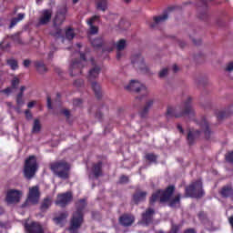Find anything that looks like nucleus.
Masks as SVG:
<instances>
[{
  "label": "nucleus",
  "mask_w": 233,
  "mask_h": 233,
  "mask_svg": "<svg viewBox=\"0 0 233 233\" xmlns=\"http://www.w3.org/2000/svg\"><path fill=\"white\" fill-rule=\"evenodd\" d=\"M221 196L223 198H230L233 196V189L230 187H224L221 190Z\"/></svg>",
  "instance_id": "obj_29"
},
{
  "label": "nucleus",
  "mask_w": 233,
  "mask_h": 233,
  "mask_svg": "<svg viewBox=\"0 0 233 233\" xmlns=\"http://www.w3.org/2000/svg\"><path fill=\"white\" fill-rule=\"evenodd\" d=\"M56 97H57V99H61V93H57Z\"/></svg>",
  "instance_id": "obj_63"
},
{
  "label": "nucleus",
  "mask_w": 233,
  "mask_h": 233,
  "mask_svg": "<svg viewBox=\"0 0 233 233\" xmlns=\"http://www.w3.org/2000/svg\"><path fill=\"white\" fill-rule=\"evenodd\" d=\"M61 114H63L64 116H66V117L68 119L70 117V110L68 109H62L61 110Z\"/></svg>",
  "instance_id": "obj_46"
},
{
  "label": "nucleus",
  "mask_w": 233,
  "mask_h": 233,
  "mask_svg": "<svg viewBox=\"0 0 233 233\" xmlns=\"http://www.w3.org/2000/svg\"><path fill=\"white\" fill-rule=\"evenodd\" d=\"M25 228L27 233H45V229H43V226L39 222L25 223Z\"/></svg>",
  "instance_id": "obj_12"
},
{
  "label": "nucleus",
  "mask_w": 233,
  "mask_h": 233,
  "mask_svg": "<svg viewBox=\"0 0 233 233\" xmlns=\"http://www.w3.org/2000/svg\"><path fill=\"white\" fill-rule=\"evenodd\" d=\"M19 83H21V80L18 77L15 76L11 81L12 88H17V86H19Z\"/></svg>",
  "instance_id": "obj_37"
},
{
  "label": "nucleus",
  "mask_w": 233,
  "mask_h": 233,
  "mask_svg": "<svg viewBox=\"0 0 233 233\" xmlns=\"http://www.w3.org/2000/svg\"><path fill=\"white\" fill-rule=\"evenodd\" d=\"M153 105H154V99L153 98L147 99V108H150Z\"/></svg>",
  "instance_id": "obj_50"
},
{
  "label": "nucleus",
  "mask_w": 233,
  "mask_h": 233,
  "mask_svg": "<svg viewBox=\"0 0 233 233\" xmlns=\"http://www.w3.org/2000/svg\"><path fill=\"white\" fill-rule=\"evenodd\" d=\"M16 105H18V106H21L22 105H25V100H23V97L16 96Z\"/></svg>",
  "instance_id": "obj_45"
},
{
  "label": "nucleus",
  "mask_w": 233,
  "mask_h": 233,
  "mask_svg": "<svg viewBox=\"0 0 233 233\" xmlns=\"http://www.w3.org/2000/svg\"><path fill=\"white\" fill-rule=\"evenodd\" d=\"M35 105V101H31L27 104L28 108H34V106Z\"/></svg>",
  "instance_id": "obj_54"
},
{
  "label": "nucleus",
  "mask_w": 233,
  "mask_h": 233,
  "mask_svg": "<svg viewBox=\"0 0 233 233\" xmlns=\"http://www.w3.org/2000/svg\"><path fill=\"white\" fill-rule=\"evenodd\" d=\"M142 220L144 223H147V211L142 213Z\"/></svg>",
  "instance_id": "obj_55"
},
{
  "label": "nucleus",
  "mask_w": 233,
  "mask_h": 233,
  "mask_svg": "<svg viewBox=\"0 0 233 233\" xmlns=\"http://www.w3.org/2000/svg\"><path fill=\"white\" fill-rule=\"evenodd\" d=\"M172 69H173V72H179V66H177V65H174Z\"/></svg>",
  "instance_id": "obj_56"
},
{
  "label": "nucleus",
  "mask_w": 233,
  "mask_h": 233,
  "mask_svg": "<svg viewBox=\"0 0 233 233\" xmlns=\"http://www.w3.org/2000/svg\"><path fill=\"white\" fill-rule=\"evenodd\" d=\"M201 134V132L196 130H189L188 134H187V142L189 143V145H193L195 139H198V137H199V135Z\"/></svg>",
  "instance_id": "obj_22"
},
{
  "label": "nucleus",
  "mask_w": 233,
  "mask_h": 233,
  "mask_svg": "<svg viewBox=\"0 0 233 233\" xmlns=\"http://www.w3.org/2000/svg\"><path fill=\"white\" fill-rule=\"evenodd\" d=\"M126 90L129 92H147V88L137 80H131L129 85L126 86Z\"/></svg>",
  "instance_id": "obj_11"
},
{
  "label": "nucleus",
  "mask_w": 233,
  "mask_h": 233,
  "mask_svg": "<svg viewBox=\"0 0 233 233\" xmlns=\"http://www.w3.org/2000/svg\"><path fill=\"white\" fill-rule=\"evenodd\" d=\"M35 66L37 70V72H39V74H45V72H46V66L45 65V63L43 61H36L35 62Z\"/></svg>",
  "instance_id": "obj_27"
},
{
  "label": "nucleus",
  "mask_w": 233,
  "mask_h": 233,
  "mask_svg": "<svg viewBox=\"0 0 233 233\" xmlns=\"http://www.w3.org/2000/svg\"><path fill=\"white\" fill-rule=\"evenodd\" d=\"M41 198V192L39 191V187L35 186L29 187V192L27 194V198L24 204H22V208L28 207V205H37Z\"/></svg>",
  "instance_id": "obj_7"
},
{
  "label": "nucleus",
  "mask_w": 233,
  "mask_h": 233,
  "mask_svg": "<svg viewBox=\"0 0 233 233\" xmlns=\"http://www.w3.org/2000/svg\"><path fill=\"white\" fill-rule=\"evenodd\" d=\"M226 160L228 161V163H233V151L226 155Z\"/></svg>",
  "instance_id": "obj_40"
},
{
  "label": "nucleus",
  "mask_w": 233,
  "mask_h": 233,
  "mask_svg": "<svg viewBox=\"0 0 233 233\" xmlns=\"http://www.w3.org/2000/svg\"><path fill=\"white\" fill-rule=\"evenodd\" d=\"M76 211L73 213V217L70 221V227H69L70 232H74L75 230H77V228H80L81 226L83 225V221H84L83 211L86 207V199L82 198L78 200L76 203Z\"/></svg>",
  "instance_id": "obj_3"
},
{
  "label": "nucleus",
  "mask_w": 233,
  "mask_h": 233,
  "mask_svg": "<svg viewBox=\"0 0 233 233\" xmlns=\"http://www.w3.org/2000/svg\"><path fill=\"white\" fill-rule=\"evenodd\" d=\"M199 127L200 128H202L206 139H208L210 137V129L208 128V122L203 119L199 124Z\"/></svg>",
  "instance_id": "obj_23"
},
{
  "label": "nucleus",
  "mask_w": 233,
  "mask_h": 233,
  "mask_svg": "<svg viewBox=\"0 0 233 233\" xmlns=\"http://www.w3.org/2000/svg\"><path fill=\"white\" fill-rule=\"evenodd\" d=\"M25 90H26V86H22L20 87V92L24 93Z\"/></svg>",
  "instance_id": "obj_58"
},
{
  "label": "nucleus",
  "mask_w": 233,
  "mask_h": 233,
  "mask_svg": "<svg viewBox=\"0 0 233 233\" xmlns=\"http://www.w3.org/2000/svg\"><path fill=\"white\" fill-rule=\"evenodd\" d=\"M24 19H25V14L23 13L18 14L17 17H14L11 19L9 28H14V26H15V25H17L19 21H23Z\"/></svg>",
  "instance_id": "obj_28"
},
{
  "label": "nucleus",
  "mask_w": 233,
  "mask_h": 233,
  "mask_svg": "<svg viewBox=\"0 0 233 233\" xmlns=\"http://www.w3.org/2000/svg\"><path fill=\"white\" fill-rule=\"evenodd\" d=\"M23 92L20 91V93H18V95L16 96V97H23Z\"/></svg>",
  "instance_id": "obj_62"
},
{
  "label": "nucleus",
  "mask_w": 233,
  "mask_h": 233,
  "mask_svg": "<svg viewBox=\"0 0 233 233\" xmlns=\"http://www.w3.org/2000/svg\"><path fill=\"white\" fill-rule=\"evenodd\" d=\"M228 110L229 112H231V114H233V105L230 106Z\"/></svg>",
  "instance_id": "obj_61"
},
{
  "label": "nucleus",
  "mask_w": 233,
  "mask_h": 233,
  "mask_svg": "<svg viewBox=\"0 0 233 233\" xmlns=\"http://www.w3.org/2000/svg\"><path fill=\"white\" fill-rule=\"evenodd\" d=\"M91 45L94 48H101V46H103V45H104L103 38L97 37V38L91 40Z\"/></svg>",
  "instance_id": "obj_31"
},
{
  "label": "nucleus",
  "mask_w": 233,
  "mask_h": 233,
  "mask_svg": "<svg viewBox=\"0 0 233 233\" xmlns=\"http://www.w3.org/2000/svg\"><path fill=\"white\" fill-rule=\"evenodd\" d=\"M52 19V9H45L42 11V15L39 18V25H48Z\"/></svg>",
  "instance_id": "obj_15"
},
{
  "label": "nucleus",
  "mask_w": 233,
  "mask_h": 233,
  "mask_svg": "<svg viewBox=\"0 0 233 233\" xmlns=\"http://www.w3.org/2000/svg\"><path fill=\"white\" fill-rule=\"evenodd\" d=\"M147 198V192H137L133 195V202L135 205H137L140 203V201H143Z\"/></svg>",
  "instance_id": "obj_25"
},
{
  "label": "nucleus",
  "mask_w": 233,
  "mask_h": 233,
  "mask_svg": "<svg viewBox=\"0 0 233 233\" xmlns=\"http://www.w3.org/2000/svg\"><path fill=\"white\" fill-rule=\"evenodd\" d=\"M66 218H68V212L65 211L60 213L58 217L53 218V221H55L56 225L63 227V223H65V219H66Z\"/></svg>",
  "instance_id": "obj_20"
},
{
  "label": "nucleus",
  "mask_w": 233,
  "mask_h": 233,
  "mask_svg": "<svg viewBox=\"0 0 233 233\" xmlns=\"http://www.w3.org/2000/svg\"><path fill=\"white\" fill-rule=\"evenodd\" d=\"M84 82L82 79H77L74 82V86H77V88H79V86H83Z\"/></svg>",
  "instance_id": "obj_44"
},
{
  "label": "nucleus",
  "mask_w": 233,
  "mask_h": 233,
  "mask_svg": "<svg viewBox=\"0 0 233 233\" xmlns=\"http://www.w3.org/2000/svg\"><path fill=\"white\" fill-rule=\"evenodd\" d=\"M96 119H98V121H101L103 119V114L99 111H97L95 115Z\"/></svg>",
  "instance_id": "obj_48"
},
{
  "label": "nucleus",
  "mask_w": 233,
  "mask_h": 233,
  "mask_svg": "<svg viewBox=\"0 0 233 233\" xmlns=\"http://www.w3.org/2000/svg\"><path fill=\"white\" fill-rule=\"evenodd\" d=\"M61 29H57V32H56V34H57V35H61Z\"/></svg>",
  "instance_id": "obj_64"
},
{
  "label": "nucleus",
  "mask_w": 233,
  "mask_h": 233,
  "mask_svg": "<svg viewBox=\"0 0 233 233\" xmlns=\"http://www.w3.org/2000/svg\"><path fill=\"white\" fill-rule=\"evenodd\" d=\"M147 161H149L150 163H156L157 157H156V155L154 154H148L147 157Z\"/></svg>",
  "instance_id": "obj_38"
},
{
  "label": "nucleus",
  "mask_w": 233,
  "mask_h": 233,
  "mask_svg": "<svg viewBox=\"0 0 233 233\" xmlns=\"http://www.w3.org/2000/svg\"><path fill=\"white\" fill-rule=\"evenodd\" d=\"M50 169L56 176L61 179H68V172H70V164L65 160L54 162L50 164Z\"/></svg>",
  "instance_id": "obj_5"
},
{
  "label": "nucleus",
  "mask_w": 233,
  "mask_h": 233,
  "mask_svg": "<svg viewBox=\"0 0 233 233\" xmlns=\"http://www.w3.org/2000/svg\"><path fill=\"white\" fill-rule=\"evenodd\" d=\"M74 106H83V100L81 98H76L73 100Z\"/></svg>",
  "instance_id": "obj_39"
},
{
  "label": "nucleus",
  "mask_w": 233,
  "mask_h": 233,
  "mask_svg": "<svg viewBox=\"0 0 233 233\" xmlns=\"http://www.w3.org/2000/svg\"><path fill=\"white\" fill-rule=\"evenodd\" d=\"M167 74H168V69L167 68H163L159 72V77H167Z\"/></svg>",
  "instance_id": "obj_41"
},
{
  "label": "nucleus",
  "mask_w": 233,
  "mask_h": 233,
  "mask_svg": "<svg viewBox=\"0 0 233 233\" xmlns=\"http://www.w3.org/2000/svg\"><path fill=\"white\" fill-rule=\"evenodd\" d=\"M96 8L101 10V12H106L108 9V1L106 0H98L96 2Z\"/></svg>",
  "instance_id": "obj_26"
},
{
  "label": "nucleus",
  "mask_w": 233,
  "mask_h": 233,
  "mask_svg": "<svg viewBox=\"0 0 233 233\" xmlns=\"http://www.w3.org/2000/svg\"><path fill=\"white\" fill-rule=\"evenodd\" d=\"M25 118L30 121V119H32L33 117V115H32V112H30V109H26L25 111Z\"/></svg>",
  "instance_id": "obj_42"
},
{
  "label": "nucleus",
  "mask_w": 233,
  "mask_h": 233,
  "mask_svg": "<svg viewBox=\"0 0 233 233\" xmlns=\"http://www.w3.org/2000/svg\"><path fill=\"white\" fill-rule=\"evenodd\" d=\"M23 191L18 189H9L6 193L5 201L8 205H15L21 201Z\"/></svg>",
  "instance_id": "obj_10"
},
{
  "label": "nucleus",
  "mask_w": 233,
  "mask_h": 233,
  "mask_svg": "<svg viewBox=\"0 0 233 233\" xmlns=\"http://www.w3.org/2000/svg\"><path fill=\"white\" fill-rule=\"evenodd\" d=\"M74 195L70 191H67L66 193L58 194L55 203L58 207H61V208H65L67 205H70V203H72Z\"/></svg>",
  "instance_id": "obj_9"
},
{
  "label": "nucleus",
  "mask_w": 233,
  "mask_h": 233,
  "mask_svg": "<svg viewBox=\"0 0 233 233\" xmlns=\"http://www.w3.org/2000/svg\"><path fill=\"white\" fill-rule=\"evenodd\" d=\"M39 170V164L37 163V157L35 155L29 156L24 164V177L25 179H32Z\"/></svg>",
  "instance_id": "obj_4"
},
{
  "label": "nucleus",
  "mask_w": 233,
  "mask_h": 233,
  "mask_svg": "<svg viewBox=\"0 0 233 233\" xmlns=\"http://www.w3.org/2000/svg\"><path fill=\"white\" fill-rule=\"evenodd\" d=\"M155 211L152 208H148L147 211V221L150 223L152 221V218H154Z\"/></svg>",
  "instance_id": "obj_36"
},
{
  "label": "nucleus",
  "mask_w": 233,
  "mask_h": 233,
  "mask_svg": "<svg viewBox=\"0 0 233 233\" xmlns=\"http://www.w3.org/2000/svg\"><path fill=\"white\" fill-rule=\"evenodd\" d=\"M32 63V61H30V59H25L23 62V65L25 66V68H28V66H30V64Z\"/></svg>",
  "instance_id": "obj_51"
},
{
  "label": "nucleus",
  "mask_w": 233,
  "mask_h": 233,
  "mask_svg": "<svg viewBox=\"0 0 233 233\" xmlns=\"http://www.w3.org/2000/svg\"><path fill=\"white\" fill-rule=\"evenodd\" d=\"M111 46L108 48H104L105 52H112L114 48H116V51H123L125 48H127V40L120 39L116 44L114 42L110 43Z\"/></svg>",
  "instance_id": "obj_14"
},
{
  "label": "nucleus",
  "mask_w": 233,
  "mask_h": 233,
  "mask_svg": "<svg viewBox=\"0 0 233 233\" xmlns=\"http://www.w3.org/2000/svg\"><path fill=\"white\" fill-rule=\"evenodd\" d=\"M119 183L123 184V183H128V177L123 175L120 177L119 178Z\"/></svg>",
  "instance_id": "obj_43"
},
{
  "label": "nucleus",
  "mask_w": 233,
  "mask_h": 233,
  "mask_svg": "<svg viewBox=\"0 0 233 233\" xmlns=\"http://www.w3.org/2000/svg\"><path fill=\"white\" fill-rule=\"evenodd\" d=\"M52 206V199H50V198H44L40 209L41 210H47V208H50V207Z\"/></svg>",
  "instance_id": "obj_30"
},
{
  "label": "nucleus",
  "mask_w": 233,
  "mask_h": 233,
  "mask_svg": "<svg viewBox=\"0 0 233 233\" xmlns=\"http://www.w3.org/2000/svg\"><path fill=\"white\" fill-rule=\"evenodd\" d=\"M91 87L93 92H95V96L97 99H101L103 96V94L101 93V86L97 84L96 82H92L91 83Z\"/></svg>",
  "instance_id": "obj_24"
},
{
  "label": "nucleus",
  "mask_w": 233,
  "mask_h": 233,
  "mask_svg": "<svg viewBox=\"0 0 233 233\" xmlns=\"http://www.w3.org/2000/svg\"><path fill=\"white\" fill-rule=\"evenodd\" d=\"M101 73V67L98 66H96L93 67L88 74V81H92V79H96L98 77L99 74Z\"/></svg>",
  "instance_id": "obj_21"
},
{
  "label": "nucleus",
  "mask_w": 233,
  "mask_h": 233,
  "mask_svg": "<svg viewBox=\"0 0 233 233\" xmlns=\"http://www.w3.org/2000/svg\"><path fill=\"white\" fill-rule=\"evenodd\" d=\"M47 108L49 110H52L53 106H52V97H50V96H47Z\"/></svg>",
  "instance_id": "obj_47"
},
{
  "label": "nucleus",
  "mask_w": 233,
  "mask_h": 233,
  "mask_svg": "<svg viewBox=\"0 0 233 233\" xmlns=\"http://www.w3.org/2000/svg\"><path fill=\"white\" fill-rule=\"evenodd\" d=\"M2 94H12V88L6 87L5 89L1 91Z\"/></svg>",
  "instance_id": "obj_52"
},
{
  "label": "nucleus",
  "mask_w": 233,
  "mask_h": 233,
  "mask_svg": "<svg viewBox=\"0 0 233 233\" xmlns=\"http://www.w3.org/2000/svg\"><path fill=\"white\" fill-rule=\"evenodd\" d=\"M6 64L8 65V66H10L11 70H17V68H19V64L17 63V60L14 58L7 59Z\"/></svg>",
  "instance_id": "obj_32"
},
{
  "label": "nucleus",
  "mask_w": 233,
  "mask_h": 233,
  "mask_svg": "<svg viewBox=\"0 0 233 233\" xmlns=\"http://www.w3.org/2000/svg\"><path fill=\"white\" fill-rule=\"evenodd\" d=\"M226 70L227 72H233V62L228 64Z\"/></svg>",
  "instance_id": "obj_49"
},
{
  "label": "nucleus",
  "mask_w": 233,
  "mask_h": 233,
  "mask_svg": "<svg viewBox=\"0 0 233 233\" xmlns=\"http://www.w3.org/2000/svg\"><path fill=\"white\" fill-rule=\"evenodd\" d=\"M203 194V183L200 180L186 188V198H201Z\"/></svg>",
  "instance_id": "obj_8"
},
{
  "label": "nucleus",
  "mask_w": 233,
  "mask_h": 233,
  "mask_svg": "<svg viewBox=\"0 0 233 233\" xmlns=\"http://www.w3.org/2000/svg\"><path fill=\"white\" fill-rule=\"evenodd\" d=\"M93 173L95 177H101L103 176V162L99 161L93 166Z\"/></svg>",
  "instance_id": "obj_19"
},
{
  "label": "nucleus",
  "mask_w": 233,
  "mask_h": 233,
  "mask_svg": "<svg viewBox=\"0 0 233 233\" xmlns=\"http://www.w3.org/2000/svg\"><path fill=\"white\" fill-rule=\"evenodd\" d=\"M192 96H187L183 104V108L180 106L177 107H167V116L168 117H183L186 116L187 117H194L196 112L194 111V107H192Z\"/></svg>",
  "instance_id": "obj_2"
},
{
  "label": "nucleus",
  "mask_w": 233,
  "mask_h": 233,
  "mask_svg": "<svg viewBox=\"0 0 233 233\" xmlns=\"http://www.w3.org/2000/svg\"><path fill=\"white\" fill-rule=\"evenodd\" d=\"M175 187L174 186L168 187L165 191L158 190L153 193L152 197L149 199L150 205H154L157 201L159 203H169V207L172 208H176V207H179L181 195H177L176 197H172L174 194Z\"/></svg>",
  "instance_id": "obj_1"
},
{
  "label": "nucleus",
  "mask_w": 233,
  "mask_h": 233,
  "mask_svg": "<svg viewBox=\"0 0 233 233\" xmlns=\"http://www.w3.org/2000/svg\"><path fill=\"white\" fill-rule=\"evenodd\" d=\"M136 103L143 105V110L140 113V117H147V95L137 96L135 98Z\"/></svg>",
  "instance_id": "obj_16"
},
{
  "label": "nucleus",
  "mask_w": 233,
  "mask_h": 233,
  "mask_svg": "<svg viewBox=\"0 0 233 233\" xmlns=\"http://www.w3.org/2000/svg\"><path fill=\"white\" fill-rule=\"evenodd\" d=\"M32 132L33 134H38V132H41V122L39 119H35Z\"/></svg>",
  "instance_id": "obj_33"
},
{
  "label": "nucleus",
  "mask_w": 233,
  "mask_h": 233,
  "mask_svg": "<svg viewBox=\"0 0 233 233\" xmlns=\"http://www.w3.org/2000/svg\"><path fill=\"white\" fill-rule=\"evenodd\" d=\"M123 57V53L122 51H116V59H121Z\"/></svg>",
  "instance_id": "obj_53"
},
{
  "label": "nucleus",
  "mask_w": 233,
  "mask_h": 233,
  "mask_svg": "<svg viewBox=\"0 0 233 233\" xmlns=\"http://www.w3.org/2000/svg\"><path fill=\"white\" fill-rule=\"evenodd\" d=\"M97 19H99V16L94 15L87 21V25L89 26V34L91 35H96V34H98L99 32V27L94 25V22L97 21Z\"/></svg>",
  "instance_id": "obj_17"
},
{
  "label": "nucleus",
  "mask_w": 233,
  "mask_h": 233,
  "mask_svg": "<svg viewBox=\"0 0 233 233\" xmlns=\"http://www.w3.org/2000/svg\"><path fill=\"white\" fill-rule=\"evenodd\" d=\"M5 214V209H3L2 207H0V216H3Z\"/></svg>",
  "instance_id": "obj_60"
},
{
  "label": "nucleus",
  "mask_w": 233,
  "mask_h": 233,
  "mask_svg": "<svg viewBox=\"0 0 233 233\" xmlns=\"http://www.w3.org/2000/svg\"><path fill=\"white\" fill-rule=\"evenodd\" d=\"M66 37L68 39V41H72V39L76 37V33H74V29L72 27L66 30Z\"/></svg>",
  "instance_id": "obj_34"
},
{
  "label": "nucleus",
  "mask_w": 233,
  "mask_h": 233,
  "mask_svg": "<svg viewBox=\"0 0 233 233\" xmlns=\"http://www.w3.org/2000/svg\"><path fill=\"white\" fill-rule=\"evenodd\" d=\"M168 19V15L164 14L162 15L157 16L154 18L155 23L157 25H159L160 23H165V21H167Z\"/></svg>",
  "instance_id": "obj_35"
},
{
  "label": "nucleus",
  "mask_w": 233,
  "mask_h": 233,
  "mask_svg": "<svg viewBox=\"0 0 233 233\" xmlns=\"http://www.w3.org/2000/svg\"><path fill=\"white\" fill-rule=\"evenodd\" d=\"M86 65V55L85 53H80V60H74L69 67L70 76L74 77V76H79L83 74L82 68Z\"/></svg>",
  "instance_id": "obj_6"
},
{
  "label": "nucleus",
  "mask_w": 233,
  "mask_h": 233,
  "mask_svg": "<svg viewBox=\"0 0 233 233\" xmlns=\"http://www.w3.org/2000/svg\"><path fill=\"white\" fill-rule=\"evenodd\" d=\"M66 9H64V12L57 13L53 21L54 26H61L63 23H65Z\"/></svg>",
  "instance_id": "obj_18"
},
{
  "label": "nucleus",
  "mask_w": 233,
  "mask_h": 233,
  "mask_svg": "<svg viewBox=\"0 0 233 233\" xmlns=\"http://www.w3.org/2000/svg\"><path fill=\"white\" fill-rule=\"evenodd\" d=\"M177 129L179 130L180 134H183V127H181V125H177Z\"/></svg>",
  "instance_id": "obj_57"
},
{
  "label": "nucleus",
  "mask_w": 233,
  "mask_h": 233,
  "mask_svg": "<svg viewBox=\"0 0 233 233\" xmlns=\"http://www.w3.org/2000/svg\"><path fill=\"white\" fill-rule=\"evenodd\" d=\"M185 233H196V231L194 229H187Z\"/></svg>",
  "instance_id": "obj_59"
},
{
  "label": "nucleus",
  "mask_w": 233,
  "mask_h": 233,
  "mask_svg": "<svg viewBox=\"0 0 233 233\" xmlns=\"http://www.w3.org/2000/svg\"><path fill=\"white\" fill-rule=\"evenodd\" d=\"M118 221L122 227H132L136 221L134 215L123 214L119 217Z\"/></svg>",
  "instance_id": "obj_13"
}]
</instances>
